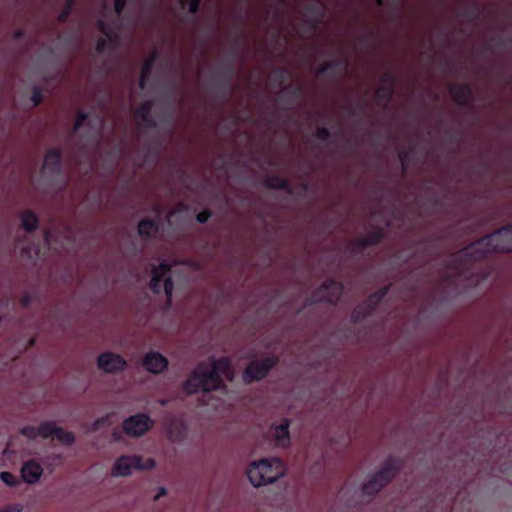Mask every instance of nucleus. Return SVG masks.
Wrapping results in <instances>:
<instances>
[{
  "label": "nucleus",
  "mask_w": 512,
  "mask_h": 512,
  "mask_svg": "<svg viewBox=\"0 0 512 512\" xmlns=\"http://www.w3.org/2000/svg\"><path fill=\"white\" fill-rule=\"evenodd\" d=\"M492 252H512V223L451 254L445 260L447 277L462 276L473 262L483 260Z\"/></svg>",
  "instance_id": "nucleus-1"
},
{
  "label": "nucleus",
  "mask_w": 512,
  "mask_h": 512,
  "mask_svg": "<svg viewBox=\"0 0 512 512\" xmlns=\"http://www.w3.org/2000/svg\"><path fill=\"white\" fill-rule=\"evenodd\" d=\"M222 376L232 379L233 371L228 357L212 359L211 363L200 362L183 384L188 394L225 389Z\"/></svg>",
  "instance_id": "nucleus-2"
},
{
  "label": "nucleus",
  "mask_w": 512,
  "mask_h": 512,
  "mask_svg": "<svg viewBox=\"0 0 512 512\" xmlns=\"http://www.w3.org/2000/svg\"><path fill=\"white\" fill-rule=\"evenodd\" d=\"M285 467L279 458L261 459L252 462L247 469V476L255 487L274 483L284 475Z\"/></svg>",
  "instance_id": "nucleus-3"
},
{
  "label": "nucleus",
  "mask_w": 512,
  "mask_h": 512,
  "mask_svg": "<svg viewBox=\"0 0 512 512\" xmlns=\"http://www.w3.org/2000/svg\"><path fill=\"white\" fill-rule=\"evenodd\" d=\"M403 466V459L389 456L381 465L380 469L362 486L363 493L369 496L376 495L383 487L392 481Z\"/></svg>",
  "instance_id": "nucleus-4"
},
{
  "label": "nucleus",
  "mask_w": 512,
  "mask_h": 512,
  "mask_svg": "<svg viewBox=\"0 0 512 512\" xmlns=\"http://www.w3.org/2000/svg\"><path fill=\"white\" fill-rule=\"evenodd\" d=\"M343 290L344 286L341 282L328 278L306 300V306L320 302L336 305L342 296Z\"/></svg>",
  "instance_id": "nucleus-5"
},
{
  "label": "nucleus",
  "mask_w": 512,
  "mask_h": 512,
  "mask_svg": "<svg viewBox=\"0 0 512 512\" xmlns=\"http://www.w3.org/2000/svg\"><path fill=\"white\" fill-rule=\"evenodd\" d=\"M279 362L278 356H269L260 360H252L243 371L244 383L250 384L263 380Z\"/></svg>",
  "instance_id": "nucleus-6"
},
{
  "label": "nucleus",
  "mask_w": 512,
  "mask_h": 512,
  "mask_svg": "<svg viewBox=\"0 0 512 512\" xmlns=\"http://www.w3.org/2000/svg\"><path fill=\"white\" fill-rule=\"evenodd\" d=\"M154 421L145 413L132 415L123 421V431L131 437H140L149 431Z\"/></svg>",
  "instance_id": "nucleus-7"
},
{
  "label": "nucleus",
  "mask_w": 512,
  "mask_h": 512,
  "mask_svg": "<svg viewBox=\"0 0 512 512\" xmlns=\"http://www.w3.org/2000/svg\"><path fill=\"white\" fill-rule=\"evenodd\" d=\"M97 366L107 374H117L123 372L127 368L128 364L121 355L106 351L99 354L97 358Z\"/></svg>",
  "instance_id": "nucleus-8"
},
{
  "label": "nucleus",
  "mask_w": 512,
  "mask_h": 512,
  "mask_svg": "<svg viewBox=\"0 0 512 512\" xmlns=\"http://www.w3.org/2000/svg\"><path fill=\"white\" fill-rule=\"evenodd\" d=\"M142 467V457L139 455L120 456L114 463L112 474L117 477H126L132 473V469Z\"/></svg>",
  "instance_id": "nucleus-9"
},
{
  "label": "nucleus",
  "mask_w": 512,
  "mask_h": 512,
  "mask_svg": "<svg viewBox=\"0 0 512 512\" xmlns=\"http://www.w3.org/2000/svg\"><path fill=\"white\" fill-rule=\"evenodd\" d=\"M453 100L460 106L468 108L473 101L472 88L468 83L451 84L448 87Z\"/></svg>",
  "instance_id": "nucleus-10"
},
{
  "label": "nucleus",
  "mask_w": 512,
  "mask_h": 512,
  "mask_svg": "<svg viewBox=\"0 0 512 512\" xmlns=\"http://www.w3.org/2000/svg\"><path fill=\"white\" fill-rule=\"evenodd\" d=\"M143 367L152 374H160L168 367V359L159 352L150 351L143 358Z\"/></svg>",
  "instance_id": "nucleus-11"
},
{
  "label": "nucleus",
  "mask_w": 512,
  "mask_h": 512,
  "mask_svg": "<svg viewBox=\"0 0 512 512\" xmlns=\"http://www.w3.org/2000/svg\"><path fill=\"white\" fill-rule=\"evenodd\" d=\"M62 151L59 148H51L46 152L42 170L51 175H58L62 170Z\"/></svg>",
  "instance_id": "nucleus-12"
},
{
  "label": "nucleus",
  "mask_w": 512,
  "mask_h": 512,
  "mask_svg": "<svg viewBox=\"0 0 512 512\" xmlns=\"http://www.w3.org/2000/svg\"><path fill=\"white\" fill-rule=\"evenodd\" d=\"M169 271L170 266L165 263H161L153 268L152 278L150 280V289L154 294H160L162 292V281Z\"/></svg>",
  "instance_id": "nucleus-13"
},
{
  "label": "nucleus",
  "mask_w": 512,
  "mask_h": 512,
  "mask_svg": "<svg viewBox=\"0 0 512 512\" xmlns=\"http://www.w3.org/2000/svg\"><path fill=\"white\" fill-rule=\"evenodd\" d=\"M289 426L290 421L285 418L279 425L273 427V437L277 446L285 448L290 445Z\"/></svg>",
  "instance_id": "nucleus-14"
},
{
  "label": "nucleus",
  "mask_w": 512,
  "mask_h": 512,
  "mask_svg": "<svg viewBox=\"0 0 512 512\" xmlns=\"http://www.w3.org/2000/svg\"><path fill=\"white\" fill-rule=\"evenodd\" d=\"M43 473L40 464L34 460L26 462L21 469V476L23 480L29 484L37 482Z\"/></svg>",
  "instance_id": "nucleus-15"
},
{
  "label": "nucleus",
  "mask_w": 512,
  "mask_h": 512,
  "mask_svg": "<svg viewBox=\"0 0 512 512\" xmlns=\"http://www.w3.org/2000/svg\"><path fill=\"white\" fill-rule=\"evenodd\" d=\"M153 108L152 100H145L139 104L136 108L135 116L139 118L143 123H145L150 128H155L157 123L155 119L151 116V111Z\"/></svg>",
  "instance_id": "nucleus-16"
},
{
  "label": "nucleus",
  "mask_w": 512,
  "mask_h": 512,
  "mask_svg": "<svg viewBox=\"0 0 512 512\" xmlns=\"http://www.w3.org/2000/svg\"><path fill=\"white\" fill-rule=\"evenodd\" d=\"M383 237V230L380 227H375L367 235L356 239L355 245L363 249L372 247L379 244Z\"/></svg>",
  "instance_id": "nucleus-17"
},
{
  "label": "nucleus",
  "mask_w": 512,
  "mask_h": 512,
  "mask_svg": "<svg viewBox=\"0 0 512 512\" xmlns=\"http://www.w3.org/2000/svg\"><path fill=\"white\" fill-rule=\"evenodd\" d=\"M264 186L269 189H280L284 190L289 194L293 193V188L291 186V183L288 179L283 178L278 175H268L264 179Z\"/></svg>",
  "instance_id": "nucleus-18"
},
{
  "label": "nucleus",
  "mask_w": 512,
  "mask_h": 512,
  "mask_svg": "<svg viewBox=\"0 0 512 512\" xmlns=\"http://www.w3.org/2000/svg\"><path fill=\"white\" fill-rule=\"evenodd\" d=\"M160 230V224L158 221L145 218L138 223V233L142 237L151 238L155 236Z\"/></svg>",
  "instance_id": "nucleus-19"
},
{
  "label": "nucleus",
  "mask_w": 512,
  "mask_h": 512,
  "mask_svg": "<svg viewBox=\"0 0 512 512\" xmlns=\"http://www.w3.org/2000/svg\"><path fill=\"white\" fill-rule=\"evenodd\" d=\"M324 7L325 6L322 2L309 3L304 7V10L308 14L315 17V19L307 21L312 29H316L318 23L320 22L319 19L324 16Z\"/></svg>",
  "instance_id": "nucleus-20"
},
{
  "label": "nucleus",
  "mask_w": 512,
  "mask_h": 512,
  "mask_svg": "<svg viewBox=\"0 0 512 512\" xmlns=\"http://www.w3.org/2000/svg\"><path fill=\"white\" fill-rule=\"evenodd\" d=\"M389 291V286L382 287L377 291L370 294L367 299L363 301L364 305L368 307L371 312H373L377 306L382 302V300L386 297Z\"/></svg>",
  "instance_id": "nucleus-21"
},
{
  "label": "nucleus",
  "mask_w": 512,
  "mask_h": 512,
  "mask_svg": "<svg viewBox=\"0 0 512 512\" xmlns=\"http://www.w3.org/2000/svg\"><path fill=\"white\" fill-rule=\"evenodd\" d=\"M157 53L156 52H153L143 63L142 65V68H141V71H140V81H139V86L140 88H144L145 87V83L147 81V79L149 78L150 74H151V71L153 69V66L157 60Z\"/></svg>",
  "instance_id": "nucleus-22"
},
{
  "label": "nucleus",
  "mask_w": 512,
  "mask_h": 512,
  "mask_svg": "<svg viewBox=\"0 0 512 512\" xmlns=\"http://www.w3.org/2000/svg\"><path fill=\"white\" fill-rule=\"evenodd\" d=\"M394 90L391 86L380 85L375 91L374 98L380 105L386 108L392 100Z\"/></svg>",
  "instance_id": "nucleus-23"
},
{
  "label": "nucleus",
  "mask_w": 512,
  "mask_h": 512,
  "mask_svg": "<svg viewBox=\"0 0 512 512\" xmlns=\"http://www.w3.org/2000/svg\"><path fill=\"white\" fill-rule=\"evenodd\" d=\"M21 225L26 232L30 233L38 228L39 219L32 210H26L22 213Z\"/></svg>",
  "instance_id": "nucleus-24"
},
{
  "label": "nucleus",
  "mask_w": 512,
  "mask_h": 512,
  "mask_svg": "<svg viewBox=\"0 0 512 512\" xmlns=\"http://www.w3.org/2000/svg\"><path fill=\"white\" fill-rule=\"evenodd\" d=\"M233 75H234V67L232 64L226 65L224 67V69L221 71L218 82H219V85L223 89L224 95L226 94V91H227L228 87L230 86Z\"/></svg>",
  "instance_id": "nucleus-25"
},
{
  "label": "nucleus",
  "mask_w": 512,
  "mask_h": 512,
  "mask_svg": "<svg viewBox=\"0 0 512 512\" xmlns=\"http://www.w3.org/2000/svg\"><path fill=\"white\" fill-rule=\"evenodd\" d=\"M373 312L364 305V303H360L354 307L351 313V322L359 323L370 316Z\"/></svg>",
  "instance_id": "nucleus-26"
},
{
  "label": "nucleus",
  "mask_w": 512,
  "mask_h": 512,
  "mask_svg": "<svg viewBox=\"0 0 512 512\" xmlns=\"http://www.w3.org/2000/svg\"><path fill=\"white\" fill-rule=\"evenodd\" d=\"M480 14V6L476 2L471 3L461 12V16L470 23L476 22L479 19Z\"/></svg>",
  "instance_id": "nucleus-27"
},
{
  "label": "nucleus",
  "mask_w": 512,
  "mask_h": 512,
  "mask_svg": "<svg viewBox=\"0 0 512 512\" xmlns=\"http://www.w3.org/2000/svg\"><path fill=\"white\" fill-rule=\"evenodd\" d=\"M269 77L275 86H282L289 77V71L284 67H276Z\"/></svg>",
  "instance_id": "nucleus-28"
},
{
  "label": "nucleus",
  "mask_w": 512,
  "mask_h": 512,
  "mask_svg": "<svg viewBox=\"0 0 512 512\" xmlns=\"http://www.w3.org/2000/svg\"><path fill=\"white\" fill-rule=\"evenodd\" d=\"M58 426L52 421H44L38 426L39 436L43 438L54 437Z\"/></svg>",
  "instance_id": "nucleus-29"
},
{
  "label": "nucleus",
  "mask_w": 512,
  "mask_h": 512,
  "mask_svg": "<svg viewBox=\"0 0 512 512\" xmlns=\"http://www.w3.org/2000/svg\"><path fill=\"white\" fill-rule=\"evenodd\" d=\"M415 152V149L413 147L409 148L407 151H401L398 155L399 162L401 164V170L403 174H406L408 172L411 158Z\"/></svg>",
  "instance_id": "nucleus-30"
},
{
  "label": "nucleus",
  "mask_w": 512,
  "mask_h": 512,
  "mask_svg": "<svg viewBox=\"0 0 512 512\" xmlns=\"http://www.w3.org/2000/svg\"><path fill=\"white\" fill-rule=\"evenodd\" d=\"M56 431L57 432L55 433L54 437L59 442L65 444L67 446H70L75 442V435L72 432L65 431L61 427H58V429Z\"/></svg>",
  "instance_id": "nucleus-31"
},
{
  "label": "nucleus",
  "mask_w": 512,
  "mask_h": 512,
  "mask_svg": "<svg viewBox=\"0 0 512 512\" xmlns=\"http://www.w3.org/2000/svg\"><path fill=\"white\" fill-rule=\"evenodd\" d=\"M75 4H76V0H66L65 1L63 9L58 14V17H57V19L60 23H65L68 21V18L70 16Z\"/></svg>",
  "instance_id": "nucleus-32"
},
{
  "label": "nucleus",
  "mask_w": 512,
  "mask_h": 512,
  "mask_svg": "<svg viewBox=\"0 0 512 512\" xmlns=\"http://www.w3.org/2000/svg\"><path fill=\"white\" fill-rule=\"evenodd\" d=\"M282 92L287 94L292 99H297L303 94L304 88L301 85H298L295 87L289 85V86L284 87Z\"/></svg>",
  "instance_id": "nucleus-33"
},
{
  "label": "nucleus",
  "mask_w": 512,
  "mask_h": 512,
  "mask_svg": "<svg viewBox=\"0 0 512 512\" xmlns=\"http://www.w3.org/2000/svg\"><path fill=\"white\" fill-rule=\"evenodd\" d=\"M43 98H44V96H43L41 88L37 85H34L32 87V94L30 97L33 107L39 106L42 103Z\"/></svg>",
  "instance_id": "nucleus-34"
},
{
  "label": "nucleus",
  "mask_w": 512,
  "mask_h": 512,
  "mask_svg": "<svg viewBox=\"0 0 512 512\" xmlns=\"http://www.w3.org/2000/svg\"><path fill=\"white\" fill-rule=\"evenodd\" d=\"M111 425L110 415H105L97 418L91 425V431L96 432L102 427Z\"/></svg>",
  "instance_id": "nucleus-35"
},
{
  "label": "nucleus",
  "mask_w": 512,
  "mask_h": 512,
  "mask_svg": "<svg viewBox=\"0 0 512 512\" xmlns=\"http://www.w3.org/2000/svg\"><path fill=\"white\" fill-rule=\"evenodd\" d=\"M380 82H381V85L391 86V88L395 89L397 79H396L395 75H393L390 71H386L380 77Z\"/></svg>",
  "instance_id": "nucleus-36"
},
{
  "label": "nucleus",
  "mask_w": 512,
  "mask_h": 512,
  "mask_svg": "<svg viewBox=\"0 0 512 512\" xmlns=\"http://www.w3.org/2000/svg\"><path fill=\"white\" fill-rule=\"evenodd\" d=\"M163 285H162V290L164 291L166 297H167V300L168 302L171 301V298H172V293H173V289H174V284H173V281L170 277H164L163 278Z\"/></svg>",
  "instance_id": "nucleus-37"
},
{
  "label": "nucleus",
  "mask_w": 512,
  "mask_h": 512,
  "mask_svg": "<svg viewBox=\"0 0 512 512\" xmlns=\"http://www.w3.org/2000/svg\"><path fill=\"white\" fill-rule=\"evenodd\" d=\"M331 65V71L336 72L340 69H347L349 66V62L346 59L336 58L331 61H328Z\"/></svg>",
  "instance_id": "nucleus-38"
},
{
  "label": "nucleus",
  "mask_w": 512,
  "mask_h": 512,
  "mask_svg": "<svg viewBox=\"0 0 512 512\" xmlns=\"http://www.w3.org/2000/svg\"><path fill=\"white\" fill-rule=\"evenodd\" d=\"M20 433L29 439H35L36 437L39 436L38 427L32 425L24 426L23 428H21Z\"/></svg>",
  "instance_id": "nucleus-39"
},
{
  "label": "nucleus",
  "mask_w": 512,
  "mask_h": 512,
  "mask_svg": "<svg viewBox=\"0 0 512 512\" xmlns=\"http://www.w3.org/2000/svg\"><path fill=\"white\" fill-rule=\"evenodd\" d=\"M88 119V114L82 110L78 111L73 126V131L77 132Z\"/></svg>",
  "instance_id": "nucleus-40"
},
{
  "label": "nucleus",
  "mask_w": 512,
  "mask_h": 512,
  "mask_svg": "<svg viewBox=\"0 0 512 512\" xmlns=\"http://www.w3.org/2000/svg\"><path fill=\"white\" fill-rule=\"evenodd\" d=\"M0 478L5 484L11 487L16 486L18 483L17 478L10 472H2Z\"/></svg>",
  "instance_id": "nucleus-41"
},
{
  "label": "nucleus",
  "mask_w": 512,
  "mask_h": 512,
  "mask_svg": "<svg viewBox=\"0 0 512 512\" xmlns=\"http://www.w3.org/2000/svg\"><path fill=\"white\" fill-rule=\"evenodd\" d=\"M315 137L320 141H327L331 137V133L326 127H319L315 132Z\"/></svg>",
  "instance_id": "nucleus-42"
},
{
  "label": "nucleus",
  "mask_w": 512,
  "mask_h": 512,
  "mask_svg": "<svg viewBox=\"0 0 512 512\" xmlns=\"http://www.w3.org/2000/svg\"><path fill=\"white\" fill-rule=\"evenodd\" d=\"M109 43H108V40H106L105 38L103 37H100L97 42H96V52L99 53V54H102L104 53L108 48H109Z\"/></svg>",
  "instance_id": "nucleus-43"
},
{
  "label": "nucleus",
  "mask_w": 512,
  "mask_h": 512,
  "mask_svg": "<svg viewBox=\"0 0 512 512\" xmlns=\"http://www.w3.org/2000/svg\"><path fill=\"white\" fill-rule=\"evenodd\" d=\"M211 215L210 210L204 209L196 215V220L197 222L204 224L210 219Z\"/></svg>",
  "instance_id": "nucleus-44"
},
{
  "label": "nucleus",
  "mask_w": 512,
  "mask_h": 512,
  "mask_svg": "<svg viewBox=\"0 0 512 512\" xmlns=\"http://www.w3.org/2000/svg\"><path fill=\"white\" fill-rule=\"evenodd\" d=\"M96 26L103 35L107 34L112 29V27L103 19H99Z\"/></svg>",
  "instance_id": "nucleus-45"
},
{
  "label": "nucleus",
  "mask_w": 512,
  "mask_h": 512,
  "mask_svg": "<svg viewBox=\"0 0 512 512\" xmlns=\"http://www.w3.org/2000/svg\"><path fill=\"white\" fill-rule=\"evenodd\" d=\"M105 39L108 40L109 46H114L118 43V35L111 29L107 34H104Z\"/></svg>",
  "instance_id": "nucleus-46"
},
{
  "label": "nucleus",
  "mask_w": 512,
  "mask_h": 512,
  "mask_svg": "<svg viewBox=\"0 0 512 512\" xmlns=\"http://www.w3.org/2000/svg\"><path fill=\"white\" fill-rule=\"evenodd\" d=\"M127 4V0H114V11L117 15L122 14Z\"/></svg>",
  "instance_id": "nucleus-47"
},
{
  "label": "nucleus",
  "mask_w": 512,
  "mask_h": 512,
  "mask_svg": "<svg viewBox=\"0 0 512 512\" xmlns=\"http://www.w3.org/2000/svg\"><path fill=\"white\" fill-rule=\"evenodd\" d=\"M200 3L201 0H190L188 7L189 13L193 15L197 14L200 8Z\"/></svg>",
  "instance_id": "nucleus-48"
},
{
  "label": "nucleus",
  "mask_w": 512,
  "mask_h": 512,
  "mask_svg": "<svg viewBox=\"0 0 512 512\" xmlns=\"http://www.w3.org/2000/svg\"><path fill=\"white\" fill-rule=\"evenodd\" d=\"M330 69H331V65L328 62H325L317 67L316 74H317V76L324 75L328 71H331Z\"/></svg>",
  "instance_id": "nucleus-49"
},
{
  "label": "nucleus",
  "mask_w": 512,
  "mask_h": 512,
  "mask_svg": "<svg viewBox=\"0 0 512 512\" xmlns=\"http://www.w3.org/2000/svg\"><path fill=\"white\" fill-rule=\"evenodd\" d=\"M156 466V462L152 458H148L145 463L142 462V467L137 468V470H152Z\"/></svg>",
  "instance_id": "nucleus-50"
},
{
  "label": "nucleus",
  "mask_w": 512,
  "mask_h": 512,
  "mask_svg": "<svg viewBox=\"0 0 512 512\" xmlns=\"http://www.w3.org/2000/svg\"><path fill=\"white\" fill-rule=\"evenodd\" d=\"M24 37H25V30H23V29H16L13 32V38L16 40L23 39Z\"/></svg>",
  "instance_id": "nucleus-51"
},
{
  "label": "nucleus",
  "mask_w": 512,
  "mask_h": 512,
  "mask_svg": "<svg viewBox=\"0 0 512 512\" xmlns=\"http://www.w3.org/2000/svg\"><path fill=\"white\" fill-rule=\"evenodd\" d=\"M166 494H167V489L162 486L158 489V493L156 494L155 499L158 500L161 497L165 496Z\"/></svg>",
  "instance_id": "nucleus-52"
},
{
  "label": "nucleus",
  "mask_w": 512,
  "mask_h": 512,
  "mask_svg": "<svg viewBox=\"0 0 512 512\" xmlns=\"http://www.w3.org/2000/svg\"><path fill=\"white\" fill-rule=\"evenodd\" d=\"M361 249H362V248H360V247H358V246H356V245H355V241H354V242L352 243V245L350 246V253H351L352 255H357V254H359V253H360V250H361Z\"/></svg>",
  "instance_id": "nucleus-53"
},
{
  "label": "nucleus",
  "mask_w": 512,
  "mask_h": 512,
  "mask_svg": "<svg viewBox=\"0 0 512 512\" xmlns=\"http://www.w3.org/2000/svg\"><path fill=\"white\" fill-rule=\"evenodd\" d=\"M308 187H309V184L308 182L306 181H303L299 184V188L302 190V191H307L308 190Z\"/></svg>",
  "instance_id": "nucleus-54"
},
{
  "label": "nucleus",
  "mask_w": 512,
  "mask_h": 512,
  "mask_svg": "<svg viewBox=\"0 0 512 512\" xmlns=\"http://www.w3.org/2000/svg\"><path fill=\"white\" fill-rule=\"evenodd\" d=\"M357 110L363 114V113H364V111H365V105H364L363 103H360V104L357 106Z\"/></svg>",
  "instance_id": "nucleus-55"
},
{
  "label": "nucleus",
  "mask_w": 512,
  "mask_h": 512,
  "mask_svg": "<svg viewBox=\"0 0 512 512\" xmlns=\"http://www.w3.org/2000/svg\"><path fill=\"white\" fill-rule=\"evenodd\" d=\"M348 111L351 115L355 116L356 115V109L352 108L351 106L348 107Z\"/></svg>",
  "instance_id": "nucleus-56"
},
{
  "label": "nucleus",
  "mask_w": 512,
  "mask_h": 512,
  "mask_svg": "<svg viewBox=\"0 0 512 512\" xmlns=\"http://www.w3.org/2000/svg\"><path fill=\"white\" fill-rule=\"evenodd\" d=\"M0 512H20V510H14V509L7 508L4 510H0Z\"/></svg>",
  "instance_id": "nucleus-57"
},
{
  "label": "nucleus",
  "mask_w": 512,
  "mask_h": 512,
  "mask_svg": "<svg viewBox=\"0 0 512 512\" xmlns=\"http://www.w3.org/2000/svg\"><path fill=\"white\" fill-rule=\"evenodd\" d=\"M368 38H369L368 35H363L360 37V41L364 43L368 40Z\"/></svg>",
  "instance_id": "nucleus-58"
},
{
  "label": "nucleus",
  "mask_w": 512,
  "mask_h": 512,
  "mask_svg": "<svg viewBox=\"0 0 512 512\" xmlns=\"http://www.w3.org/2000/svg\"><path fill=\"white\" fill-rule=\"evenodd\" d=\"M376 4H377L378 6H382V5H383V1H382V0H376Z\"/></svg>",
  "instance_id": "nucleus-59"
},
{
  "label": "nucleus",
  "mask_w": 512,
  "mask_h": 512,
  "mask_svg": "<svg viewBox=\"0 0 512 512\" xmlns=\"http://www.w3.org/2000/svg\"><path fill=\"white\" fill-rule=\"evenodd\" d=\"M232 54H233V56H236V55H237V50H236V48H235V49H233Z\"/></svg>",
  "instance_id": "nucleus-60"
},
{
  "label": "nucleus",
  "mask_w": 512,
  "mask_h": 512,
  "mask_svg": "<svg viewBox=\"0 0 512 512\" xmlns=\"http://www.w3.org/2000/svg\"><path fill=\"white\" fill-rule=\"evenodd\" d=\"M179 1H180L181 4L184 5L185 3H187L188 0H179Z\"/></svg>",
  "instance_id": "nucleus-61"
},
{
  "label": "nucleus",
  "mask_w": 512,
  "mask_h": 512,
  "mask_svg": "<svg viewBox=\"0 0 512 512\" xmlns=\"http://www.w3.org/2000/svg\"><path fill=\"white\" fill-rule=\"evenodd\" d=\"M33 344H34V339H32V340L30 341V345H33Z\"/></svg>",
  "instance_id": "nucleus-62"
}]
</instances>
